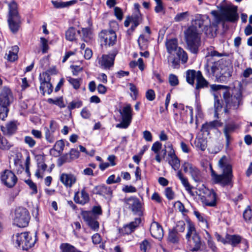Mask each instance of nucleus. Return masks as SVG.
Listing matches in <instances>:
<instances>
[{
  "mask_svg": "<svg viewBox=\"0 0 252 252\" xmlns=\"http://www.w3.org/2000/svg\"><path fill=\"white\" fill-rule=\"evenodd\" d=\"M218 166L222 171V174H217L210 165L211 176L212 181L215 184H220L222 187L233 186V174L232 166L228 158L225 156H222L219 160Z\"/></svg>",
  "mask_w": 252,
  "mask_h": 252,
  "instance_id": "1",
  "label": "nucleus"
},
{
  "mask_svg": "<svg viewBox=\"0 0 252 252\" xmlns=\"http://www.w3.org/2000/svg\"><path fill=\"white\" fill-rule=\"evenodd\" d=\"M185 39L189 50L193 54H196L200 42V30L196 26L191 25L185 31Z\"/></svg>",
  "mask_w": 252,
  "mask_h": 252,
  "instance_id": "2",
  "label": "nucleus"
},
{
  "mask_svg": "<svg viewBox=\"0 0 252 252\" xmlns=\"http://www.w3.org/2000/svg\"><path fill=\"white\" fill-rule=\"evenodd\" d=\"M12 240L18 247H21L23 250H27L34 245L37 239L35 234L25 232L13 235Z\"/></svg>",
  "mask_w": 252,
  "mask_h": 252,
  "instance_id": "3",
  "label": "nucleus"
},
{
  "mask_svg": "<svg viewBox=\"0 0 252 252\" xmlns=\"http://www.w3.org/2000/svg\"><path fill=\"white\" fill-rule=\"evenodd\" d=\"M13 95L11 90L3 87L0 91V119L4 120L7 116V107L13 102Z\"/></svg>",
  "mask_w": 252,
  "mask_h": 252,
  "instance_id": "4",
  "label": "nucleus"
},
{
  "mask_svg": "<svg viewBox=\"0 0 252 252\" xmlns=\"http://www.w3.org/2000/svg\"><path fill=\"white\" fill-rule=\"evenodd\" d=\"M9 14L8 23L9 29L13 33L18 32L21 23L20 17L17 10V4L15 1L8 3Z\"/></svg>",
  "mask_w": 252,
  "mask_h": 252,
  "instance_id": "5",
  "label": "nucleus"
},
{
  "mask_svg": "<svg viewBox=\"0 0 252 252\" xmlns=\"http://www.w3.org/2000/svg\"><path fill=\"white\" fill-rule=\"evenodd\" d=\"M199 191V198L203 206L215 207L217 206L218 197L213 189L203 187L200 189Z\"/></svg>",
  "mask_w": 252,
  "mask_h": 252,
  "instance_id": "6",
  "label": "nucleus"
},
{
  "mask_svg": "<svg viewBox=\"0 0 252 252\" xmlns=\"http://www.w3.org/2000/svg\"><path fill=\"white\" fill-rule=\"evenodd\" d=\"M223 96L227 107L237 109L240 105L242 104V93L239 89H233L231 95L226 90L223 93Z\"/></svg>",
  "mask_w": 252,
  "mask_h": 252,
  "instance_id": "7",
  "label": "nucleus"
},
{
  "mask_svg": "<svg viewBox=\"0 0 252 252\" xmlns=\"http://www.w3.org/2000/svg\"><path fill=\"white\" fill-rule=\"evenodd\" d=\"M165 46L167 52L170 54L175 53L177 56L181 60L182 63L184 64L187 62L188 54L182 48L178 46V41L176 39H167Z\"/></svg>",
  "mask_w": 252,
  "mask_h": 252,
  "instance_id": "8",
  "label": "nucleus"
},
{
  "mask_svg": "<svg viewBox=\"0 0 252 252\" xmlns=\"http://www.w3.org/2000/svg\"><path fill=\"white\" fill-rule=\"evenodd\" d=\"M30 219L29 212L25 208L19 207L16 209L13 219V223L19 227L28 225Z\"/></svg>",
  "mask_w": 252,
  "mask_h": 252,
  "instance_id": "9",
  "label": "nucleus"
},
{
  "mask_svg": "<svg viewBox=\"0 0 252 252\" xmlns=\"http://www.w3.org/2000/svg\"><path fill=\"white\" fill-rule=\"evenodd\" d=\"M122 122L116 125V127L126 128L130 125L132 119V109L130 104H126L119 111Z\"/></svg>",
  "mask_w": 252,
  "mask_h": 252,
  "instance_id": "10",
  "label": "nucleus"
},
{
  "mask_svg": "<svg viewBox=\"0 0 252 252\" xmlns=\"http://www.w3.org/2000/svg\"><path fill=\"white\" fill-rule=\"evenodd\" d=\"M124 203L128 206L132 212L135 215L141 216L143 214L142 203L136 197L126 198L124 199Z\"/></svg>",
  "mask_w": 252,
  "mask_h": 252,
  "instance_id": "11",
  "label": "nucleus"
},
{
  "mask_svg": "<svg viewBox=\"0 0 252 252\" xmlns=\"http://www.w3.org/2000/svg\"><path fill=\"white\" fill-rule=\"evenodd\" d=\"M118 54L117 50H114L108 55H103L100 58H98V63L100 67L103 69H109L113 66L114 62L116 56Z\"/></svg>",
  "mask_w": 252,
  "mask_h": 252,
  "instance_id": "12",
  "label": "nucleus"
},
{
  "mask_svg": "<svg viewBox=\"0 0 252 252\" xmlns=\"http://www.w3.org/2000/svg\"><path fill=\"white\" fill-rule=\"evenodd\" d=\"M0 179L2 183L9 188L13 187L17 182L16 175L9 170H5L1 173Z\"/></svg>",
  "mask_w": 252,
  "mask_h": 252,
  "instance_id": "13",
  "label": "nucleus"
},
{
  "mask_svg": "<svg viewBox=\"0 0 252 252\" xmlns=\"http://www.w3.org/2000/svg\"><path fill=\"white\" fill-rule=\"evenodd\" d=\"M84 221L89 227L94 231H97L99 228V223L97 220V217L91 212L84 211L82 214Z\"/></svg>",
  "mask_w": 252,
  "mask_h": 252,
  "instance_id": "14",
  "label": "nucleus"
},
{
  "mask_svg": "<svg viewBox=\"0 0 252 252\" xmlns=\"http://www.w3.org/2000/svg\"><path fill=\"white\" fill-rule=\"evenodd\" d=\"M238 19L237 14V7L235 6H227L222 9L221 12V21L235 22Z\"/></svg>",
  "mask_w": 252,
  "mask_h": 252,
  "instance_id": "15",
  "label": "nucleus"
},
{
  "mask_svg": "<svg viewBox=\"0 0 252 252\" xmlns=\"http://www.w3.org/2000/svg\"><path fill=\"white\" fill-rule=\"evenodd\" d=\"M40 86V91L43 95L45 93L50 94L52 92V86L50 83V77L49 76L47 73L40 74L39 77Z\"/></svg>",
  "mask_w": 252,
  "mask_h": 252,
  "instance_id": "16",
  "label": "nucleus"
},
{
  "mask_svg": "<svg viewBox=\"0 0 252 252\" xmlns=\"http://www.w3.org/2000/svg\"><path fill=\"white\" fill-rule=\"evenodd\" d=\"M167 148L170 149V151L168 153L166 160L174 170H177L180 166V159L176 155L175 151L171 144H168Z\"/></svg>",
  "mask_w": 252,
  "mask_h": 252,
  "instance_id": "17",
  "label": "nucleus"
},
{
  "mask_svg": "<svg viewBox=\"0 0 252 252\" xmlns=\"http://www.w3.org/2000/svg\"><path fill=\"white\" fill-rule=\"evenodd\" d=\"M100 37L105 45L109 46H113L117 40V35L113 30L102 31Z\"/></svg>",
  "mask_w": 252,
  "mask_h": 252,
  "instance_id": "18",
  "label": "nucleus"
},
{
  "mask_svg": "<svg viewBox=\"0 0 252 252\" xmlns=\"http://www.w3.org/2000/svg\"><path fill=\"white\" fill-rule=\"evenodd\" d=\"M151 235L156 239L161 240L163 237V230L162 226L157 222L154 221L151 224Z\"/></svg>",
  "mask_w": 252,
  "mask_h": 252,
  "instance_id": "19",
  "label": "nucleus"
},
{
  "mask_svg": "<svg viewBox=\"0 0 252 252\" xmlns=\"http://www.w3.org/2000/svg\"><path fill=\"white\" fill-rule=\"evenodd\" d=\"M90 198L88 193L86 192L85 188H83L80 191H78L75 193L74 196V201L81 205H84L88 203Z\"/></svg>",
  "mask_w": 252,
  "mask_h": 252,
  "instance_id": "20",
  "label": "nucleus"
},
{
  "mask_svg": "<svg viewBox=\"0 0 252 252\" xmlns=\"http://www.w3.org/2000/svg\"><path fill=\"white\" fill-rule=\"evenodd\" d=\"M187 239L190 251L194 252L200 250L202 243L199 235H195Z\"/></svg>",
  "mask_w": 252,
  "mask_h": 252,
  "instance_id": "21",
  "label": "nucleus"
},
{
  "mask_svg": "<svg viewBox=\"0 0 252 252\" xmlns=\"http://www.w3.org/2000/svg\"><path fill=\"white\" fill-rule=\"evenodd\" d=\"M60 179V181L67 188H71L77 180L75 175L67 173L62 174Z\"/></svg>",
  "mask_w": 252,
  "mask_h": 252,
  "instance_id": "22",
  "label": "nucleus"
},
{
  "mask_svg": "<svg viewBox=\"0 0 252 252\" xmlns=\"http://www.w3.org/2000/svg\"><path fill=\"white\" fill-rule=\"evenodd\" d=\"M79 157V152L74 149H72L69 154H65L61 157L60 160L61 161V164L65 162H69Z\"/></svg>",
  "mask_w": 252,
  "mask_h": 252,
  "instance_id": "23",
  "label": "nucleus"
},
{
  "mask_svg": "<svg viewBox=\"0 0 252 252\" xmlns=\"http://www.w3.org/2000/svg\"><path fill=\"white\" fill-rule=\"evenodd\" d=\"M17 129V123L15 121H11L6 124L5 126H1V131L7 135L14 133Z\"/></svg>",
  "mask_w": 252,
  "mask_h": 252,
  "instance_id": "24",
  "label": "nucleus"
},
{
  "mask_svg": "<svg viewBox=\"0 0 252 252\" xmlns=\"http://www.w3.org/2000/svg\"><path fill=\"white\" fill-rule=\"evenodd\" d=\"M64 147V144L63 140L57 141L53 148L50 150V154L56 157L59 156L63 150Z\"/></svg>",
  "mask_w": 252,
  "mask_h": 252,
  "instance_id": "25",
  "label": "nucleus"
},
{
  "mask_svg": "<svg viewBox=\"0 0 252 252\" xmlns=\"http://www.w3.org/2000/svg\"><path fill=\"white\" fill-rule=\"evenodd\" d=\"M97 193L104 196L107 199H110L112 194L111 189L105 185L99 186L96 188Z\"/></svg>",
  "mask_w": 252,
  "mask_h": 252,
  "instance_id": "26",
  "label": "nucleus"
},
{
  "mask_svg": "<svg viewBox=\"0 0 252 252\" xmlns=\"http://www.w3.org/2000/svg\"><path fill=\"white\" fill-rule=\"evenodd\" d=\"M238 127V126L234 123L228 124L226 125L223 129V132L226 138L227 144H228L229 139L230 138V134L233 132L235 129Z\"/></svg>",
  "mask_w": 252,
  "mask_h": 252,
  "instance_id": "27",
  "label": "nucleus"
},
{
  "mask_svg": "<svg viewBox=\"0 0 252 252\" xmlns=\"http://www.w3.org/2000/svg\"><path fill=\"white\" fill-rule=\"evenodd\" d=\"M141 222L140 218H136L134 221L126 225L123 229L124 232L128 234L133 232Z\"/></svg>",
  "mask_w": 252,
  "mask_h": 252,
  "instance_id": "28",
  "label": "nucleus"
},
{
  "mask_svg": "<svg viewBox=\"0 0 252 252\" xmlns=\"http://www.w3.org/2000/svg\"><path fill=\"white\" fill-rule=\"evenodd\" d=\"M78 32L81 34L82 39L86 42H89L93 37V33L90 28H82L81 31H78Z\"/></svg>",
  "mask_w": 252,
  "mask_h": 252,
  "instance_id": "29",
  "label": "nucleus"
},
{
  "mask_svg": "<svg viewBox=\"0 0 252 252\" xmlns=\"http://www.w3.org/2000/svg\"><path fill=\"white\" fill-rule=\"evenodd\" d=\"M177 177L180 180L182 184L185 187V189L188 192H190L192 188L189 183L188 178L184 176L181 171L179 170L177 172Z\"/></svg>",
  "mask_w": 252,
  "mask_h": 252,
  "instance_id": "30",
  "label": "nucleus"
},
{
  "mask_svg": "<svg viewBox=\"0 0 252 252\" xmlns=\"http://www.w3.org/2000/svg\"><path fill=\"white\" fill-rule=\"evenodd\" d=\"M194 145L197 149L204 151L207 147V140L202 137L198 136L195 139Z\"/></svg>",
  "mask_w": 252,
  "mask_h": 252,
  "instance_id": "31",
  "label": "nucleus"
},
{
  "mask_svg": "<svg viewBox=\"0 0 252 252\" xmlns=\"http://www.w3.org/2000/svg\"><path fill=\"white\" fill-rule=\"evenodd\" d=\"M192 179L197 183L202 181V176L200 171L195 166H193L189 172Z\"/></svg>",
  "mask_w": 252,
  "mask_h": 252,
  "instance_id": "32",
  "label": "nucleus"
},
{
  "mask_svg": "<svg viewBox=\"0 0 252 252\" xmlns=\"http://www.w3.org/2000/svg\"><path fill=\"white\" fill-rule=\"evenodd\" d=\"M208 82L203 77L201 72L198 71L197 78L196 79V85L195 88L199 89L207 87Z\"/></svg>",
  "mask_w": 252,
  "mask_h": 252,
  "instance_id": "33",
  "label": "nucleus"
},
{
  "mask_svg": "<svg viewBox=\"0 0 252 252\" xmlns=\"http://www.w3.org/2000/svg\"><path fill=\"white\" fill-rule=\"evenodd\" d=\"M204 17L200 15H198L195 16V19L192 21L191 25L196 26L200 32H202L204 28Z\"/></svg>",
  "mask_w": 252,
  "mask_h": 252,
  "instance_id": "34",
  "label": "nucleus"
},
{
  "mask_svg": "<svg viewBox=\"0 0 252 252\" xmlns=\"http://www.w3.org/2000/svg\"><path fill=\"white\" fill-rule=\"evenodd\" d=\"M220 126V123L218 121H213L208 123H206L202 125L201 131L203 132L209 133V130L216 126Z\"/></svg>",
  "mask_w": 252,
  "mask_h": 252,
  "instance_id": "35",
  "label": "nucleus"
},
{
  "mask_svg": "<svg viewBox=\"0 0 252 252\" xmlns=\"http://www.w3.org/2000/svg\"><path fill=\"white\" fill-rule=\"evenodd\" d=\"M37 169L35 171V176L37 178H42L44 172L46 170L47 168V165L45 164V162L43 163H39L37 164Z\"/></svg>",
  "mask_w": 252,
  "mask_h": 252,
  "instance_id": "36",
  "label": "nucleus"
},
{
  "mask_svg": "<svg viewBox=\"0 0 252 252\" xmlns=\"http://www.w3.org/2000/svg\"><path fill=\"white\" fill-rule=\"evenodd\" d=\"M186 80L190 84L193 85L194 79L197 78L198 71L194 70H189L186 72Z\"/></svg>",
  "mask_w": 252,
  "mask_h": 252,
  "instance_id": "37",
  "label": "nucleus"
},
{
  "mask_svg": "<svg viewBox=\"0 0 252 252\" xmlns=\"http://www.w3.org/2000/svg\"><path fill=\"white\" fill-rule=\"evenodd\" d=\"M19 51V48L17 46L12 47L11 49L9 51L7 55V59L10 62H14L18 58L17 53Z\"/></svg>",
  "mask_w": 252,
  "mask_h": 252,
  "instance_id": "38",
  "label": "nucleus"
},
{
  "mask_svg": "<svg viewBox=\"0 0 252 252\" xmlns=\"http://www.w3.org/2000/svg\"><path fill=\"white\" fill-rule=\"evenodd\" d=\"M226 239L228 240L229 244L233 247H235L239 244L242 240L241 236L237 235H226Z\"/></svg>",
  "mask_w": 252,
  "mask_h": 252,
  "instance_id": "39",
  "label": "nucleus"
},
{
  "mask_svg": "<svg viewBox=\"0 0 252 252\" xmlns=\"http://www.w3.org/2000/svg\"><path fill=\"white\" fill-rule=\"evenodd\" d=\"M60 248L61 252H81L75 247L68 243H62Z\"/></svg>",
  "mask_w": 252,
  "mask_h": 252,
  "instance_id": "40",
  "label": "nucleus"
},
{
  "mask_svg": "<svg viewBox=\"0 0 252 252\" xmlns=\"http://www.w3.org/2000/svg\"><path fill=\"white\" fill-rule=\"evenodd\" d=\"M137 41L139 48L141 50H145L147 48L148 45V40L144 35H140Z\"/></svg>",
  "mask_w": 252,
  "mask_h": 252,
  "instance_id": "41",
  "label": "nucleus"
},
{
  "mask_svg": "<svg viewBox=\"0 0 252 252\" xmlns=\"http://www.w3.org/2000/svg\"><path fill=\"white\" fill-rule=\"evenodd\" d=\"M187 229L188 232L186 234L187 239H189L190 237H191L192 236L195 235H198L196 233L194 224L190 221L188 222Z\"/></svg>",
  "mask_w": 252,
  "mask_h": 252,
  "instance_id": "42",
  "label": "nucleus"
},
{
  "mask_svg": "<svg viewBox=\"0 0 252 252\" xmlns=\"http://www.w3.org/2000/svg\"><path fill=\"white\" fill-rule=\"evenodd\" d=\"M12 146L13 144L2 137L0 133V149L3 150H8Z\"/></svg>",
  "mask_w": 252,
  "mask_h": 252,
  "instance_id": "43",
  "label": "nucleus"
},
{
  "mask_svg": "<svg viewBox=\"0 0 252 252\" xmlns=\"http://www.w3.org/2000/svg\"><path fill=\"white\" fill-rule=\"evenodd\" d=\"M67 81L73 86V88L75 90L78 89L80 88L82 79L81 78H73L70 77H67Z\"/></svg>",
  "mask_w": 252,
  "mask_h": 252,
  "instance_id": "44",
  "label": "nucleus"
},
{
  "mask_svg": "<svg viewBox=\"0 0 252 252\" xmlns=\"http://www.w3.org/2000/svg\"><path fill=\"white\" fill-rule=\"evenodd\" d=\"M189 16V13L188 11L178 13L174 17V20L176 22L183 21L188 20Z\"/></svg>",
  "mask_w": 252,
  "mask_h": 252,
  "instance_id": "45",
  "label": "nucleus"
},
{
  "mask_svg": "<svg viewBox=\"0 0 252 252\" xmlns=\"http://www.w3.org/2000/svg\"><path fill=\"white\" fill-rule=\"evenodd\" d=\"M47 102L50 104H55L61 108L65 107L62 97H58L55 99L48 98Z\"/></svg>",
  "mask_w": 252,
  "mask_h": 252,
  "instance_id": "46",
  "label": "nucleus"
},
{
  "mask_svg": "<svg viewBox=\"0 0 252 252\" xmlns=\"http://www.w3.org/2000/svg\"><path fill=\"white\" fill-rule=\"evenodd\" d=\"M243 217L247 221L252 222V209L250 206H248L245 209Z\"/></svg>",
  "mask_w": 252,
  "mask_h": 252,
  "instance_id": "47",
  "label": "nucleus"
},
{
  "mask_svg": "<svg viewBox=\"0 0 252 252\" xmlns=\"http://www.w3.org/2000/svg\"><path fill=\"white\" fill-rule=\"evenodd\" d=\"M76 32L73 28H70L66 32L65 37L67 40L73 41L75 39Z\"/></svg>",
  "mask_w": 252,
  "mask_h": 252,
  "instance_id": "48",
  "label": "nucleus"
},
{
  "mask_svg": "<svg viewBox=\"0 0 252 252\" xmlns=\"http://www.w3.org/2000/svg\"><path fill=\"white\" fill-rule=\"evenodd\" d=\"M179 236L177 232L175 230L170 231L168 235V240L173 243H176L179 241Z\"/></svg>",
  "mask_w": 252,
  "mask_h": 252,
  "instance_id": "49",
  "label": "nucleus"
},
{
  "mask_svg": "<svg viewBox=\"0 0 252 252\" xmlns=\"http://www.w3.org/2000/svg\"><path fill=\"white\" fill-rule=\"evenodd\" d=\"M55 133H51L48 130H45V137L46 141L49 143H53L56 140Z\"/></svg>",
  "mask_w": 252,
  "mask_h": 252,
  "instance_id": "50",
  "label": "nucleus"
},
{
  "mask_svg": "<svg viewBox=\"0 0 252 252\" xmlns=\"http://www.w3.org/2000/svg\"><path fill=\"white\" fill-rule=\"evenodd\" d=\"M41 47L42 49V52L43 53H46L47 52L49 47L48 45V40L45 38H40Z\"/></svg>",
  "mask_w": 252,
  "mask_h": 252,
  "instance_id": "51",
  "label": "nucleus"
},
{
  "mask_svg": "<svg viewBox=\"0 0 252 252\" xmlns=\"http://www.w3.org/2000/svg\"><path fill=\"white\" fill-rule=\"evenodd\" d=\"M164 194L169 200L173 199L175 197L174 192L170 187H167L165 189Z\"/></svg>",
  "mask_w": 252,
  "mask_h": 252,
  "instance_id": "52",
  "label": "nucleus"
},
{
  "mask_svg": "<svg viewBox=\"0 0 252 252\" xmlns=\"http://www.w3.org/2000/svg\"><path fill=\"white\" fill-rule=\"evenodd\" d=\"M168 80L169 84L172 86H176L179 84L178 77L173 74H171L169 75Z\"/></svg>",
  "mask_w": 252,
  "mask_h": 252,
  "instance_id": "53",
  "label": "nucleus"
},
{
  "mask_svg": "<svg viewBox=\"0 0 252 252\" xmlns=\"http://www.w3.org/2000/svg\"><path fill=\"white\" fill-rule=\"evenodd\" d=\"M215 96V102H214V107L215 109V116L217 118L218 117V114L217 112L221 108V105L220 100L218 99L217 96L214 94Z\"/></svg>",
  "mask_w": 252,
  "mask_h": 252,
  "instance_id": "54",
  "label": "nucleus"
},
{
  "mask_svg": "<svg viewBox=\"0 0 252 252\" xmlns=\"http://www.w3.org/2000/svg\"><path fill=\"white\" fill-rule=\"evenodd\" d=\"M156 6L155 7V11L156 13L162 12L164 11V6L161 0H155Z\"/></svg>",
  "mask_w": 252,
  "mask_h": 252,
  "instance_id": "55",
  "label": "nucleus"
},
{
  "mask_svg": "<svg viewBox=\"0 0 252 252\" xmlns=\"http://www.w3.org/2000/svg\"><path fill=\"white\" fill-rule=\"evenodd\" d=\"M58 129V125L54 121H51L50 123L49 128H46V130H48L51 133L55 134L56 131Z\"/></svg>",
  "mask_w": 252,
  "mask_h": 252,
  "instance_id": "56",
  "label": "nucleus"
},
{
  "mask_svg": "<svg viewBox=\"0 0 252 252\" xmlns=\"http://www.w3.org/2000/svg\"><path fill=\"white\" fill-rule=\"evenodd\" d=\"M24 142L29 147H33L36 144V141L31 136H26L24 138Z\"/></svg>",
  "mask_w": 252,
  "mask_h": 252,
  "instance_id": "57",
  "label": "nucleus"
},
{
  "mask_svg": "<svg viewBox=\"0 0 252 252\" xmlns=\"http://www.w3.org/2000/svg\"><path fill=\"white\" fill-rule=\"evenodd\" d=\"M180 61H181V60L179 57L178 58L174 57L170 61L169 58H168V62H170L171 66L174 68H177L179 67Z\"/></svg>",
  "mask_w": 252,
  "mask_h": 252,
  "instance_id": "58",
  "label": "nucleus"
},
{
  "mask_svg": "<svg viewBox=\"0 0 252 252\" xmlns=\"http://www.w3.org/2000/svg\"><path fill=\"white\" fill-rule=\"evenodd\" d=\"M26 184L29 186L30 189L32 190V194H36L37 192V189L36 185L31 180H28L26 181Z\"/></svg>",
  "mask_w": 252,
  "mask_h": 252,
  "instance_id": "59",
  "label": "nucleus"
},
{
  "mask_svg": "<svg viewBox=\"0 0 252 252\" xmlns=\"http://www.w3.org/2000/svg\"><path fill=\"white\" fill-rule=\"evenodd\" d=\"M162 147V144L158 141H157L153 143L151 150L155 153H159Z\"/></svg>",
  "mask_w": 252,
  "mask_h": 252,
  "instance_id": "60",
  "label": "nucleus"
},
{
  "mask_svg": "<svg viewBox=\"0 0 252 252\" xmlns=\"http://www.w3.org/2000/svg\"><path fill=\"white\" fill-rule=\"evenodd\" d=\"M185 229V223L184 221L181 220L177 222L176 226V230L177 232H183Z\"/></svg>",
  "mask_w": 252,
  "mask_h": 252,
  "instance_id": "61",
  "label": "nucleus"
},
{
  "mask_svg": "<svg viewBox=\"0 0 252 252\" xmlns=\"http://www.w3.org/2000/svg\"><path fill=\"white\" fill-rule=\"evenodd\" d=\"M150 248V244L149 242L147 240H144L140 244V249L141 251L146 252Z\"/></svg>",
  "mask_w": 252,
  "mask_h": 252,
  "instance_id": "62",
  "label": "nucleus"
},
{
  "mask_svg": "<svg viewBox=\"0 0 252 252\" xmlns=\"http://www.w3.org/2000/svg\"><path fill=\"white\" fill-rule=\"evenodd\" d=\"M146 97L149 101H153L155 98V93L153 90H148L146 93Z\"/></svg>",
  "mask_w": 252,
  "mask_h": 252,
  "instance_id": "63",
  "label": "nucleus"
},
{
  "mask_svg": "<svg viewBox=\"0 0 252 252\" xmlns=\"http://www.w3.org/2000/svg\"><path fill=\"white\" fill-rule=\"evenodd\" d=\"M82 103L81 101H72L69 104L68 107L70 110H72L75 108L80 107L82 106Z\"/></svg>",
  "mask_w": 252,
  "mask_h": 252,
  "instance_id": "64",
  "label": "nucleus"
}]
</instances>
